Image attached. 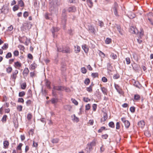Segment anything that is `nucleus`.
I'll use <instances>...</instances> for the list:
<instances>
[{
    "label": "nucleus",
    "mask_w": 153,
    "mask_h": 153,
    "mask_svg": "<svg viewBox=\"0 0 153 153\" xmlns=\"http://www.w3.org/2000/svg\"><path fill=\"white\" fill-rule=\"evenodd\" d=\"M80 47L77 45L74 46V51L76 53H79L80 52Z\"/></svg>",
    "instance_id": "nucleus-16"
},
{
    "label": "nucleus",
    "mask_w": 153,
    "mask_h": 153,
    "mask_svg": "<svg viewBox=\"0 0 153 153\" xmlns=\"http://www.w3.org/2000/svg\"><path fill=\"white\" fill-rule=\"evenodd\" d=\"M144 134L145 136L147 137H149L151 136L149 132L148 131H145Z\"/></svg>",
    "instance_id": "nucleus-36"
},
{
    "label": "nucleus",
    "mask_w": 153,
    "mask_h": 153,
    "mask_svg": "<svg viewBox=\"0 0 153 153\" xmlns=\"http://www.w3.org/2000/svg\"><path fill=\"white\" fill-rule=\"evenodd\" d=\"M130 111L132 113H134L135 111V107L133 106L131 107L130 108Z\"/></svg>",
    "instance_id": "nucleus-59"
},
{
    "label": "nucleus",
    "mask_w": 153,
    "mask_h": 153,
    "mask_svg": "<svg viewBox=\"0 0 153 153\" xmlns=\"http://www.w3.org/2000/svg\"><path fill=\"white\" fill-rule=\"evenodd\" d=\"M118 5L117 3H115L114 7L113 8V10L114 14L117 16H118L117 12V9L118 8Z\"/></svg>",
    "instance_id": "nucleus-6"
},
{
    "label": "nucleus",
    "mask_w": 153,
    "mask_h": 153,
    "mask_svg": "<svg viewBox=\"0 0 153 153\" xmlns=\"http://www.w3.org/2000/svg\"><path fill=\"white\" fill-rule=\"evenodd\" d=\"M152 16V13H149L148 15V19L149 21L151 24L153 25V20H152L151 18V16Z\"/></svg>",
    "instance_id": "nucleus-13"
},
{
    "label": "nucleus",
    "mask_w": 153,
    "mask_h": 153,
    "mask_svg": "<svg viewBox=\"0 0 153 153\" xmlns=\"http://www.w3.org/2000/svg\"><path fill=\"white\" fill-rule=\"evenodd\" d=\"M121 120L124 123L125 127L126 128H128L130 125V123L129 121L126 120V118L123 117L121 118Z\"/></svg>",
    "instance_id": "nucleus-2"
},
{
    "label": "nucleus",
    "mask_w": 153,
    "mask_h": 153,
    "mask_svg": "<svg viewBox=\"0 0 153 153\" xmlns=\"http://www.w3.org/2000/svg\"><path fill=\"white\" fill-rule=\"evenodd\" d=\"M82 47L85 53H87L88 52L89 48L88 46L86 44H83L82 45Z\"/></svg>",
    "instance_id": "nucleus-9"
},
{
    "label": "nucleus",
    "mask_w": 153,
    "mask_h": 153,
    "mask_svg": "<svg viewBox=\"0 0 153 153\" xmlns=\"http://www.w3.org/2000/svg\"><path fill=\"white\" fill-rule=\"evenodd\" d=\"M14 56H18L19 55V52L18 51H15L13 53Z\"/></svg>",
    "instance_id": "nucleus-49"
},
{
    "label": "nucleus",
    "mask_w": 153,
    "mask_h": 153,
    "mask_svg": "<svg viewBox=\"0 0 153 153\" xmlns=\"http://www.w3.org/2000/svg\"><path fill=\"white\" fill-rule=\"evenodd\" d=\"M36 67V65L35 63H33L31 65L30 67L32 69H35Z\"/></svg>",
    "instance_id": "nucleus-45"
},
{
    "label": "nucleus",
    "mask_w": 153,
    "mask_h": 153,
    "mask_svg": "<svg viewBox=\"0 0 153 153\" xmlns=\"http://www.w3.org/2000/svg\"><path fill=\"white\" fill-rule=\"evenodd\" d=\"M101 88L103 94L105 95H107V89L104 87H101Z\"/></svg>",
    "instance_id": "nucleus-18"
},
{
    "label": "nucleus",
    "mask_w": 153,
    "mask_h": 153,
    "mask_svg": "<svg viewBox=\"0 0 153 153\" xmlns=\"http://www.w3.org/2000/svg\"><path fill=\"white\" fill-rule=\"evenodd\" d=\"M91 76L94 78H96L98 77V74L97 73H92L91 74Z\"/></svg>",
    "instance_id": "nucleus-35"
},
{
    "label": "nucleus",
    "mask_w": 153,
    "mask_h": 153,
    "mask_svg": "<svg viewBox=\"0 0 153 153\" xmlns=\"http://www.w3.org/2000/svg\"><path fill=\"white\" fill-rule=\"evenodd\" d=\"M7 117V116L6 115H4L3 117L1 119V121L3 122H5L6 121Z\"/></svg>",
    "instance_id": "nucleus-40"
},
{
    "label": "nucleus",
    "mask_w": 153,
    "mask_h": 153,
    "mask_svg": "<svg viewBox=\"0 0 153 153\" xmlns=\"http://www.w3.org/2000/svg\"><path fill=\"white\" fill-rule=\"evenodd\" d=\"M38 144L37 143H35L34 141L33 142V146L35 147H37Z\"/></svg>",
    "instance_id": "nucleus-61"
},
{
    "label": "nucleus",
    "mask_w": 153,
    "mask_h": 153,
    "mask_svg": "<svg viewBox=\"0 0 153 153\" xmlns=\"http://www.w3.org/2000/svg\"><path fill=\"white\" fill-rule=\"evenodd\" d=\"M19 8V7L17 5H15L13 7V11H15L17 10Z\"/></svg>",
    "instance_id": "nucleus-46"
},
{
    "label": "nucleus",
    "mask_w": 153,
    "mask_h": 153,
    "mask_svg": "<svg viewBox=\"0 0 153 153\" xmlns=\"http://www.w3.org/2000/svg\"><path fill=\"white\" fill-rule=\"evenodd\" d=\"M28 16V13L27 11L25 12L23 14V16L25 17H27Z\"/></svg>",
    "instance_id": "nucleus-64"
},
{
    "label": "nucleus",
    "mask_w": 153,
    "mask_h": 153,
    "mask_svg": "<svg viewBox=\"0 0 153 153\" xmlns=\"http://www.w3.org/2000/svg\"><path fill=\"white\" fill-rule=\"evenodd\" d=\"M81 71L83 74H85L86 73L87 70L85 67L82 68L81 69Z\"/></svg>",
    "instance_id": "nucleus-42"
},
{
    "label": "nucleus",
    "mask_w": 153,
    "mask_h": 153,
    "mask_svg": "<svg viewBox=\"0 0 153 153\" xmlns=\"http://www.w3.org/2000/svg\"><path fill=\"white\" fill-rule=\"evenodd\" d=\"M120 77V75L119 74H115L113 77V78L114 79H117L119 78Z\"/></svg>",
    "instance_id": "nucleus-55"
},
{
    "label": "nucleus",
    "mask_w": 153,
    "mask_h": 153,
    "mask_svg": "<svg viewBox=\"0 0 153 153\" xmlns=\"http://www.w3.org/2000/svg\"><path fill=\"white\" fill-rule=\"evenodd\" d=\"M32 117V115L30 113H28L27 116V119L28 120H30Z\"/></svg>",
    "instance_id": "nucleus-38"
},
{
    "label": "nucleus",
    "mask_w": 153,
    "mask_h": 153,
    "mask_svg": "<svg viewBox=\"0 0 153 153\" xmlns=\"http://www.w3.org/2000/svg\"><path fill=\"white\" fill-rule=\"evenodd\" d=\"M89 143L92 147L96 145V142L95 140H93L91 143Z\"/></svg>",
    "instance_id": "nucleus-51"
},
{
    "label": "nucleus",
    "mask_w": 153,
    "mask_h": 153,
    "mask_svg": "<svg viewBox=\"0 0 153 153\" xmlns=\"http://www.w3.org/2000/svg\"><path fill=\"white\" fill-rule=\"evenodd\" d=\"M69 12H74L76 10V7L74 6L69 7L68 10Z\"/></svg>",
    "instance_id": "nucleus-11"
},
{
    "label": "nucleus",
    "mask_w": 153,
    "mask_h": 153,
    "mask_svg": "<svg viewBox=\"0 0 153 153\" xmlns=\"http://www.w3.org/2000/svg\"><path fill=\"white\" fill-rule=\"evenodd\" d=\"M1 11L4 14H7L9 12L8 6L7 5H4L1 9Z\"/></svg>",
    "instance_id": "nucleus-4"
},
{
    "label": "nucleus",
    "mask_w": 153,
    "mask_h": 153,
    "mask_svg": "<svg viewBox=\"0 0 153 153\" xmlns=\"http://www.w3.org/2000/svg\"><path fill=\"white\" fill-rule=\"evenodd\" d=\"M8 44L5 43L2 47V48L3 50H6L8 48Z\"/></svg>",
    "instance_id": "nucleus-37"
},
{
    "label": "nucleus",
    "mask_w": 153,
    "mask_h": 153,
    "mask_svg": "<svg viewBox=\"0 0 153 153\" xmlns=\"http://www.w3.org/2000/svg\"><path fill=\"white\" fill-rule=\"evenodd\" d=\"M102 81L104 82H106L107 81V79L105 77H102Z\"/></svg>",
    "instance_id": "nucleus-63"
},
{
    "label": "nucleus",
    "mask_w": 153,
    "mask_h": 153,
    "mask_svg": "<svg viewBox=\"0 0 153 153\" xmlns=\"http://www.w3.org/2000/svg\"><path fill=\"white\" fill-rule=\"evenodd\" d=\"M71 101L75 105H78V102L77 101L74 99L72 98Z\"/></svg>",
    "instance_id": "nucleus-33"
},
{
    "label": "nucleus",
    "mask_w": 153,
    "mask_h": 153,
    "mask_svg": "<svg viewBox=\"0 0 153 153\" xmlns=\"http://www.w3.org/2000/svg\"><path fill=\"white\" fill-rule=\"evenodd\" d=\"M87 90L89 92L92 91V88L91 86H89L87 88Z\"/></svg>",
    "instance_id": "nucleus-50"
},
{
    "label": "nucleus",
    "mask_w": 153,
    "mask_h": 153,
    "mask_svg": "<svg viewBox=\"0 0 153 153\" xmlns=\"http://www.w3.org/2000/svg\"><path fill=\"white\" fill-rule=\"evenodd\" d=\"M87 2L90 7H91L93 6L92 0H86Z\"/></svg>",
    "instance_id": "nucleus-21"
},
{
    "label": "nucleus",
    "mask_w": 153,
    "mask_h": 153,
    "mask_svg": "<svg viewBox=\"0 0 153 153\" xmlns=\"http://www.w3.org/2000/svg\"><path fill=\"white\" fill-rule=\"evenodd\" d=\"M50 82L48 80H46L45 82V85L46 86L49 88H51Z\"/></svg>",
    "instance_id": "nucleus-27"
},
{
    "label": "nucleus",
    "mask_w": 153,
    "mask_h": 153,
    "mask_svg": "<svg viewBox=\"0 0 153 153\" xmlns=\"http://www.w3.org/2000/svg\"><path fill=\"white\" fill-rule=\"evenodd\" d=\"M108 116L107 114L106 113H104L103 115V117L101 119V122L103 123L107 119Z\"/></svg>",
    "instance_id": "nucleus-12"
},
{
    "label": "nucleus",
    "mask_w": 153,
    "mask_h": 153,
    "mask_svg": "<svg viewBox=\"0 0 153 153\" xmlns=\"http://www.w3.org/2000/svg\"><path fill=\"white\" fill-rule=\"evenodd\" d=\"M21 88L22 89H25L26 87V85L25 82H23L21 85Z\"/></svg>",
    "instance_id": "nucleus-29"
},
{
    "label": "nucleus",
    "mask_w": 153,
    "mask_h": 153,
    "mask_svg": "<svg viewBox=\"0 0 153 153\" xmlns=\"http://www.w3.org/2000/svg\"><path fill=\"white\" fill-rule=\"evenodd\" d=\"M22 106L21 105H19L17 106V109L19 111H21L22 110Z\"/></svg>",
    "instance_id": "nucleus-39"
},
{
    "label": "nucleus",
    "mask_w": 153,
    "mask_h": 153,
    "mask_svg": "<svg viewBox=\"0 0 153 153\" xmlns=\"http://www.w3.org/2000/svg\"><path fill=\"white\" fill-rule=\"evenodd\" d=\"M117 28L119 33L121 35H123L122 30L121 29L119 25L117 26Z\"/></svg>",
    "instance_id": "nucleus-23"
},
{
    "label": "nucleus",
    "mask_w": 153,
    "mask_h": 153,
    "mask_svg": "<svg viewBox=\"0 0 153 153\" xmlns=\"http://www.w3.org/2000/svg\"><path fill=\"white\" fill-rule=\"evenodd\" d=\"M71 117H72L73 118V120H74V121H76V122H77L79 121V118L76 116L75 114H74Z\"/></svg>",
    "instance_id": "nucleus-25"
},
{
    "label": "nucleus",
    "mask_w": 153,
    "mask_h": 153,
    "mask_svg": "<svg viewBox=\"0 0 153 153\" xmlns=\"http://www.w3.org/2000/svg\"><path fill=\"white\" fill-rule=\"evenodd\" d=\"M138 125L139 128H143L145 126V123L143 120L139 121L138 123Z\"/></svg>",
    "instance_id": "nucleus-7"
},
{
    "label": "nucleus",
    "mask_w": 153,
    "mask_h": 153,
    "mask_svg": "<svg viewBox=\"0 0 153 153\" xmlns=\"http://www.w3.org/2000/svg\"><path fill=\"white\" fill-rule=\"evenodd\" d=\"M92 149V146L88 143L87 145V147L86 148L85 150V151H87V153H90V151Z\"/></svg>",
    "instance_id": "nucleus-8"
},
{
    "label": "nucleus",
    "mask_w": 153,
    "mask_h": 153,
    "mask_svg": "<svg viewBox=\"0 0 153 153\" xmlns=\"http://www.w3.org/2000/svg\"><path fill=\"white\" fill-rule=\"evenodd\" d=\"M70 52V48L68 47L62 50V53H69Z\"/></svg>",
    "instance_id": "nucleus-17"
},
{
    "label": "nucleus",
    "mask_w": 153,
    "mask_h": 153,
    "mask_svg": "<svg viewBox=\"0 0 153 153\" xmlns=\"http://www.w3.org/2000/svg\"><path fill=\"white\" fill-rule=\"evenodd\" d=\"M111 56L114 59H116L117 58V55L116 54H114V53H111Z\"/></svg>",
    "instance_id": "nucleus-56"
},
{
    "label": "nucleus",
    "mask_w": 153,
    "mask_h": 153,
    "mask_svg": "<svg viewBox=\"0 0 153 153\" xmlns=\"http://www.w3.org/2000/svg\"><path fill=\"white\" fill-rule=\"evenodd\" d=\"M64 107L65 109L69 111H70L71 109V107L69 105H66L64 106Z\"/></svg>",
    "instance_id": "nucleus-22"
},
{
    "label": "nucleus",
    "mask_w": 153,
    "mask_h": 153,
    "mask_svg": "<svg viewBox=\"0 0 153 153\" xmlns=\"http://www.w3.org/2000/svg\"><path fill=\"white\" fill-rule=\"evenodd\" d=\"M105 128V127H102L100 129H99V130H98V132H102V131L104 130Z\"/></svg>",
    "instance_id": "nucleus-62"
},
{
    "label": "nucleus",
    "mask_w": 153,
    "mask_h": 153,
    "mask_svg": "<svg viewBox=\"0 0 153 153\" xmlns=\"http://www.w3.org/2000/svg\"><path fill=\"white\" fill-rule=\"evenodd\" d=\"M22 143H20L19 144L18 146L17 147V150H21V147L22 146Z\"/></svg>",
    "instance_id": "nucleus-47"
},
{
    "label": "nucleus",
    "mask_w": 153,
    "mask_h": 153,
    "mask_svg": "<svg viewBox=\"0 0 153 153\" xmlns=\"http://www.w3.org/2000/svg\"><path fill=\"white\" fill-rule=\"evenodd\" d=\"M111 42V39L110 38H107L105 40V43L106 44H109Z\"/></svg>",
    "instance_id": "nucleus-48"
},
{
    "label": "nucleus",
    "mask_w": 153,
    "mask_h": 153,
    "mask_svg": "<svg viewBox=\"0 0 153 153\" xmlns=\"http://www.w3.org/2000/svg\"><path fill=\"white\" fill-rule=\"evenodd\" d=\"M32 26L30 24L24 23L23 25L22 29L23 30H29L30 28Z\"/></svg>",
    "instance_id": "nucleus-3"
},
{
    "label": "nucleus",
    "mask_w": 153,
    "mask_h": 153,
    "mask_svg": "<svg viewBox=\"0 0 153 153\" xmlns=\"http://www.w3.org/2000/svg\"><path fill=\"white\" fill-rule=\"evenodd\" d=\"M51 101L52 104H55L58 102V99L57 98H53L51 99Z\"/></svg>",
    "instance_id": "nucleus-24"
},
{
    "label": "nucleus",
    "mask_w": 153,
    "mask_h": 153,
    "mask_svg": "<svg viewBox=\"0 0 153 153\" xmlns=\"http://www.w3.org/2000/svg\"><path fill=\"white\" fill-rule=\"evenodd\" d=\"M3 144L4 148L5 149L7 148L9 145V142L7 140L4 141Z\"/></svg>",
    "instance_id": "nucleus-19"
},
{
    "label": "nucleus",
    "mask_w": 153,
    "mask_h": 153,
    "mask_svg": "<svg viewBox=\"0 0 153 153\" xmlns=\"http://www.w3.org/2000/svg\"><path fill=\"white\" fill-rule=\"evenodd\" d=\"M12 71V68L10 66L7 67L6 69V71L8 73H10Z\"/></svg>",
    "instance_id": "nucleus-26"
},
{
    "label": "nucleus",
    "mask_w": 153,
    "mask_h": 153,
    "mask_svg": "<svg viewBox=\"0 0 153 153\" xmlns=\"http://www.w3.org/2000/svg\"><path fill=\"white\" fill-rule=\"evenodd\" d=\"M90 82V80L88 78L86 79L84 81L86 85H88L89 84V83Z\"/></svg>",
    "instance_id": "nucleus-43"
},
{
    "label": "nucleus",
    "mask_w": 153,
    "mask_h": 153,
    "mask_svg": "<svg viewBox=\"0 0 153 153\" xmlns=\"http://www.w3.org/2000/svg\"><path fill=\"white\" fill-rule=\"evenodd\" d=\"M18 102H19L23 103L24 102V100L22 98H19L18 99Z\"/></svg>",
    "instance_id": "nucleus-60"
},
{
    "label": "nucleus",
    "mask_w": 153,
    "mask_h": 153,
    "mask_svg": "<svg viewBox=\"0 0 153 153\" xmlns=\"http://www.w3.org/2000/svg\"><path fill=\"white\" fill-rule=\"evenodd\" d=\"M109 127L113 128L114 127V125L113 122H111L109 123Z\"/></svg>",
    "instance_id": "nucleus-44"
},
{
    "label": "nucleus",
    "mask_w": 153,
    "mask_h": 153,
    "mask_svg": "<svg viewBox=\"0 0 153 153\" xmlns=\"http://www.w3.org/2000/svg\"><path fill=\"white\" fill-rule=\"evenodd\" d=\"M18 4L21 7L24 6V4L22 1L21 0L18 1Z\"/></svg>",
    "instance_id": "nucleus-32"
},
{
    "label": "nucleus",
    "mask_w": 153,
    "mask_h": 153,
    "mask_svg": "<svg viewBox=\"0 0 153 153\" xmlns=\"http://www.w3.org/2000/svg\"><path fill=\"white\" fill-rule=\"evenodd\" d=\"M62 90H63V91L64 90H65V91L67 92H69L70 91V89L69 88H67V87H63V88H62Z\"/></svg>",
    "instance_id": "nucleus-41"
},
{
    "label": "nucleus",
    "mask_w": 153,
    "mask_h": 153,
    "mask_svg": "<svg viewBox=\"0 0 153 153\" xmlns=\"http://www.w3.org/2000/svg\"><path fill=\"white\" fill-rule=\"evenodd\" d=\"M120 123L117 122L116 124V129H120Z\"/></svg>",
    "instance_id": "nucleus-58"
},
{
    "label": "nucleus",
    "mask_w": 153,
    "mask_h": 153,
    "mask_svg": "<svg viewBox=\"0 0 153 153\" xmlns=\"http://www.w3.org/2000/svg\"><path fill=\"white\" fill-rule=\"evenodd\" d=\"M25 94V93L24 91L19 92V96L20 97H23Z\"/></svg>",
    "instance_id": "nucleus-31"
},
{
    "label": "nucleus",
    "mask_w": 153,
    "mask_h": 153,
    "mask_svg": "<svg viewBox=\"0 0 153 153\" xmlns=\"http://www.w3.org/2000/svg\"><path fill=\"white\" fill-rule=\"evenodd\" d=\"M12 54L10 52L8 53L6 55L5 57L7 59H8L11 58L12 57Z\"/></svg>",
    "instance_id": "nucleus-34"
},
{
    "label": "nucleus",
    "mask_w": 153,
    "mask_h": 153,
    "mask_svg": "<svg viewBox=\"0 0 153 153\" xmlns=\"http://www.w3.org/2000/svg\"><path fill=\"white\" fill-rule=\"evenodd\" d=\"M89 30L92 33H94L95 31V29L93 27L91 26L89 27Z\"/></svg>",
    "instance_id": "nucleus-28"
},
{
    "label": "nucleus",
    "mask_w": 153,
    "mask_h": 153,
    "mask_svg": "<svg viewBox=\"0 0 153 153\" xmlns=\"http://www.w3.org/2000/svg\"><path fill=\"white\" fill-rule=\"evenodd\" d=\"M59 30V29L56 27H53V29L52 30V32L53 34V37H54V33L57 32Z\"/></svg>",
    "instance_id": "nucleus-20"
},
{
    "label": "nucleus",
    "mask_w": 153,
    "mask_h": 153,
    "mask_svg": "<svg viewBox=\"0 0 153 153\" xmlns=\"http://www.w3.org/2000/svg\"><path fill=\"white\" fill-rule=\"evenodd\" d=\"M99 55L103 57H104L105 56V55L103 52H101V51H99Z\"/></svg>",
    "instance_id": "nucleus-54"
},
{
    "label": "nucleus",
    "mask_w": 153,
    "mask_h": 153,
    "mask_svg": "<svg viewBox=\"0 0 153 153\" xmlns=\"http://www.w3.org/2000/svg\"><path fill=\"white\" fill-rule=\"evenodd\" d=\"M63 86H54L53 87V89L54 90H58V91H63L62 90Z\"/></svg>",
    "instance_id": "nucleus-15"
},
{
    "label": "nucleus",
    "mask_w": 153,
    "mask_h": 153,
    "mask_svg": "<svg viewBox=\"0 0 153 153\" xmlns=\"http://www.w3.org/2000/svg\"><path fill=\"white\" fill-rule=\"evenodd\" d=\"M83 100L84 102H87L90 101V100L88 97H83Z\"/></svg>",
    "instance_id": "nucleus-57"
},
{
    "label": "nucleus",
    "mask_w": 153,
    "mask_h": 153,
    "mask_svg": "<svg viewBox=\"0 0 153 153\" xmlns=\"http://www.w3.org/2000/svg\"><path fill=\"white\" fill-rule=\"evenodd\" d=\"M18 73V71L17 70H16L12 72V74L11 75L10 77L13 81H15Z\"/></svg>",
    "instance_id": "nucleus-1"
},
{
    "label": "nucleus",
    "mask_w": 153,
    "mask_h": 153,
    "mask_svg": "<svg viewBox=\"0 0 153 153\" xmlns=\"http://www.w3.org/2000/svg\"><path fill=\"white\" fill-rule=\"evenodd\" d=\"M29 71L28 68H25L23 71V74L24 76H27L29 72Z\"/></svg>",
    "instance_id": "nucleus-14"
},
{
    "label": "nucleus",
    "mask_w": 153,
    "mask_h": 153,
    "mask_svg": "<svg viewBox=\"0 0 153 153\" xmlns=\"http://www.w3.org/2000/svg\"><path fill=\"white\" fill-rule=\"evenodd\" d=\"M14 66L16 68L19 69V68L22 66V64L20 62L17 61L14 63Z\"/></svg>",
    "instance_id": "nucleus-10"
},
{
    "label": "nucleus",
    "mask_w": 153,
    "mask_h": 153,
    "mask_svg": "<svg viewBox=\"0 0 153 153\" xmlns=\"http://www.w3.org/2000/svg\"><path fill=\"white\" fill-rule=\"evenodd\" d=\"M126 64L128 65L130 63V60L129 57H127L126 58Z\"/></svg>",
    "instance_id": "nucleus-53"
},
{
    "label": "nucleus",
    "mask_w": 153,
    "mask_h": 153,
    "mask_svg": "<svg viewBox=\"0 0 153 153\" xmlns=\"http://www.w3.org/2000/svg\"><path fill=\"white\" fill-rule=\"evenodd\" d=\"M140 98V96L139 95L136 94L134 96V99L135 100H139Z\"/></svg>",
    "instance_id": "nucleus-52"
},
{
    "label": "nucleus",
    "mask_w": 153,
    "mask_h": 153,
    "mask_svg": "<svg viewBox=\"0 0 153 153\" xmlns=\"http://www.w3.org/2000/svg\"><path fill=\"white\" fill-rule=\"evenodd\" d=\"M59 141V139L58 138H55L53 139L52 141V142L53 143H57Z\"/></svg>",
    "instance_id": "nucleus-30"
},
{
    "label": "nucleus",
    "mask_w": 153,
    "mask_h": 153,
    "mask_svg": "<svg viewBox=\"0 0 153 153\" xmlns=\"http://www.w3.org/2000/svg\"><path fill=\"white\" fill-rule=\"evenodd\" d=\"M50 4L51 6H58L59 3L57 2V0H49Z\"/></svg>",
    "instance_id": "nucleus-5"
}]
</instances>
